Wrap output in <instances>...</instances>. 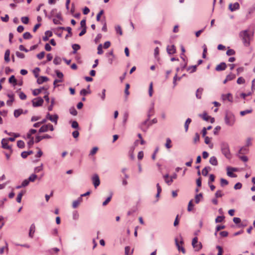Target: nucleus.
<instances>
[{"label":"nucleus","mask_w":255,"mask_h":255,"mask_svg":"<svg viewBox=\"0 0 255 255\" xmlns=\"http://www.w3.org/2000/svg\"><path fill=\"white\" fill-rule=\"evenodd\" d=\"M72 48L73 49V53L75 54L77 52V51L80 49V46L77 44H74L72 46Z\"/></svg>","instance_id":"nucleus-37"},{"label":"nucleus","mask_w":255,"mask_h":255,"mask_svg":"<svg viewBox=\"0 0 255 255\" xmlns=\"http://www.w3.org/2000/svg\"><path fill=\"white\" fill-rule=\"evenodd\" d=\"M225 122L226 124L229 126H233L235 122V116L231 112H226L225 117Z\"/></svg>","instance_id":"nucleus-3"},{"label":"nucleus","mask_w":255,"mask_h":255,"mask_svg":"<svg viewBox=\"0 0 255 255\" xmlns=\"http://www.w3.org/2000/svg\"><path fill=\"white\" fill-rule=\"evenodd\" d=\"M203 199V194L202 193H199L198 194L196 195L195 197V202L196 204H198L201 199Z\"/></svg>","instance_id":"nucleus-24"},{"label":"nucleus","mask_w":255,"mask_h":255,"mask_svg":"<svg viewBox=\"0 0 255 255\" xmlns=\"http://www.w3.org/2000/svg\"><path fill=\"white\" fill-rule=\"evenodd\" d=\"M44 101L41 97H38L32 100V106L34 107L41 106L43 104Z\"/></svg>","instance_id":"nucleus-5"},{"label":"nucleus","mask_w":255,"mask_h":255,"mask_svg":"<svg viewBox=\"0 0 255 255\" xmlns=\"http://www.w3.org/2000/svg\"><path fill=\"white\" fill-rule=\"evenodd\" d=\"M8 81L10 83H13L14 84V85H15L17 84V83H16L17 81H16V79L15 78V77L14 75H12L10 77V78H9Z\"/></svg>","instance_id":"nucleus-39"},{"label":"nucleus","mask_w":255,"mask_h":255,"mask_svg":"<svg viewBox=\"0 0 255 255\" xmlns=\"http://www.w3.org/2000/svg\"><path fill=\"white\" fill-rule=\"evenodd\" d=\"M57 9H56V8H54V9H53L51 11V12H50V13L49 15H48L47 16V17H48L49 19H51L52 17L55 16V15L56 13L57 12Z\"/></svg>","instance_id":"nucleus-36"},{"label":"nucleus","mask_w":255,"mask_h":255,"mask_svg":"<svg viewBox=\"0 0 255 255\" xmlns=\"http://www.w3.org/2000/svg\"><path fill=\"white\" fill-rule=\"evenodd\" d=\"M23 37L25 39H29L32 38V35L28 32H26L23 34Z\"/></svg>","instance_id":"nucleus-45"},{"label":"nucleus","mask_w":255,"mask_h":255,"mask_svg":"<svg viewBox=\"0 0 255 255\" xmlns=\"http://www.w3.org/2000/svg\"><path fill=\"white\" fill-rule=\"evenodd\" d=\"M221 149L222 153L228 159L231 158V154L230 152L229 145L227 142H222L221 143Z\"/></svg>","instance_id":"nucleus-2"},{"label":"nucleus","mask_w":255,"mask_h":255,"mask_svg":"<svg viewBox=\"0 0 255 255\" xmlns=\"http://www.w3.org/2000/svg\"><path fill=\"white\" fill-rule=\"evenodd\" d=\"M40 71V69L38 67L35 68L33 71V72L34 74V76L36 78H37L39 76L38 73Z\"/></svg>","instance_id":"nucleus-59"},{"label":"nucleus","mask_w":255,"mask_h":255,"mask_svg":"<svg viewBox=\"0 0 255 255\" xmlns=\"http://www.w3.org/2000/svg\"><path fill=\"white\" fill-rule=\"evenodd\" d=\"M209 162L211 164L214 166H217L218 163L217 158L214 156L210 157Z\"/></svg>","instance_id":"nucleus-20"},{"label":"nucleus","mask_w":255,"mask_h":255,"mask_svg":"<svg viewBox=\"0 0 255 255\" xmlns=\"http://www.w3.org/2000/svg\"><path fill=\"white\" fill-rule=\"evenodd\" d=\"M193 200H191L189 201L188 205L187 210L189 212H190L193 209V204L192 203Z\"/></svg>","instance_id":"nucleus-53"},{"label":"nucleus","mask_w":255,"mask_h":255,"mask_svg":"<svg viewBox=\"0 0 255 255\" xmlns=\"http://www.w3.org/2000/svg\"><path fill=\"white\" fill-rule=\"evenodd\" d=\"M223 195L224 194L222 193L221 190H217L215 194V196L216 198L222 197Z\"/></svg>","instance_id":"nucleus-52"},{"label":"nucleus","mask_w":255,"mask_h":255,"mask_svg":"<svg viewBox=\"0 0 255 255\" xmlns=\"http://www.w3.org/2000/svg\"><path fill=\"white\" fill-rule=\"evenodd\" d=\"M192 245L193 247L195 249L196 251H199L202 248V244L201 243L198 242L197 237H195L193 239L192 242Z\"/></svg>","instance_id":"nucleus-4"},{"label":"nucleus","mask_w":255,"mask_h":255,"mask_svg":"<svg viewBox=\"0 0 255 255\" xmlns=\"http://www.w3.org/2000/svg\"><path fill=\"white\" fill-rule=\"evenodd\" d=\"M191 121H192L191 119L190 118H188L186 120L185 125H184V127H185V129L186 132L188 131L189 125L191 123Z\"/></svg>","instance_id":"nucleus-34"},{"label":"nucleus","mask_w":255,"mask_h":255,"mask_svg":"<svg viewBox=\"0 0 255 255\" xmlns=\"http://www.w3.org/2000/svg\"><path fill=\"white\" fill-rule=\"evenodd\" d=\"M98 150V148L97 147H94L92 148V149L91 150L89 155H93L95 154L96 153Z\"/></svg>","instance_id":"nucleus-60"},{"label":"nucleus","mask_w":255,"mask_h":255,"mask_svg":"<svg viewBox=\"0 0 255 255\" xmlns=\"http://www.w3.org/2000/svg\"><path fill=\"white\" fill-rule=\"evenodd\" d=\"M167 52L169 54H173L175 53L176 49L174 45L167 47Z\"/></svg>","instance_id":"nucleus-16"},{"label":"nucleus","mask_w":255,"mask_h":255,"mask_svg":"<svg viewBox=\"0 0 255 255\" xmlns=\"http://www.w3.org/2000/svg\"><path fill=\"white\" fill-rule=\"evenodd\" d=\"M46 119L49 120L51 122L55 123V124H57L58 116L56 114L52 116L49 113H48L46 116Z\"/></svg>","instance_id":"nucleus-7"},{"label":"nucleus","mask_w":255,"mask_h":255,"mask_svg":"<svg viewBox=\"0 0 255 255\" xmlns=\"http://www.w3.org/2000/svg\"><path fill=\"white\" fill-rule=\"evenodd\" d=\"M80 25H81L80 28H87L86 19H84L81 21Z\"/></svg>","instance_id":"nucleus-57"},{"label":"nucleus","mask_w":255,"mask_h":255,"mask_svg":"<svg viewBox=\"0 0 255 255\" xmlns=\"http://www.w3.org/2000/svg\"><path fill=\"white\" fill-rule=\"evenodd\" d=\"M112 197V194H111V195L108 197L106 200L103 203V206H105L107 205L108 203L111 201Z\"/></svg>","instance_id":"nucleus-51"},{"label":"nucleus","mask_w":255,"mask_h":255,"mask_svg":"<svg viewBox=\"0 0 255 255\" xmlns=\"http://www.w3.org/2000/svg\"><path fill=\"white\" fill-rule=\"evenodd\" d=\"M235 78H236V75L235 74H232V73H231L230 74H229V75H228L226 76V78L229 81H231V80L234 79Z\"/></svg>","instance_id":"nucleus-49"},{"label":"nucleus","mask_w":255,"mask_h":255,"mask_svg":"<svg viewBox=\"0 0 255 255\" xmlns=\"http://www.w3.org/2000/svg\"><path fill=\"white\" fill-rule=\"evenodd\" d=\"M61 62V59L58 56H56L53 60V63L55 65H59Z\"/></svg>","instance_id":"nucleus-38"},{"label":"nucleus","mask_w":255,"mask_h":255,"mask_svg":"<svg viewBox=\"0 0 255 255\" xmlns=\"http://www.w3.org/2000/svg\"><path fill=\"white\" fill-rule=\"evenodd\" d=\"M48 78L45 76H41L37 80V82L38 84H41L45 82L48 81Z\"/></svg>","instance_id":"nucleus-18"},{"label":"nucleus","mask_w":255,"mask_h":255,"mask_svg":"<svg viewBox=\"0 0 255 255\" xmlns=\"http://www.w3.org/2000/svg\"><path fill=\"white\" fill-rule=\"evenodd\" d=\"M229 184L228 181L224 178H221L220 179V185L222 187H224L227 185Z\"/></svg>","instance_id":"nucleus-42"},{"label":"nucleus","mask_w":255,"mask_h":255,"mask_svg":"<svg viewBox=\"0 0 255 255\" xmlns=\"http://www.w3.org/2000/svg\"><path fill=\"white\" fill-rule=\"evenodd\" d=\"M148 93H149V96L150 97H151L152 96V94H153V85H152V82L150 83V85H149V86Z\"/></svg>","instance_id":"nucleus-54"},{"label":"nucleus","mask_w":255,"mask_h":255,"mask_svg":"<svg viewBox=\"0 0 255 255\" xmlns=\"http://www.w3.org/2000/svg\"><path fill=\"white\" fill-rule=\"evenodd\" d=\"M82 198L81 197H79L78 199L76 200H75L73 202L72 207L73 208H76L80 203L82 202Z\"/></svg>","instance_id":"nucleus-21"},{"label":"nucleus","mask_w":255,"mask_h":255,"mask_svg":"<svg viewBox=\"0 0 255 255\" xmlns=\"http://www.w3.org/2000/svg\"><path fill=\"white\" fill-rule=\"evenodd\" d=\"M248 151H249L248 148L246 146H244V147H242L240 149V150L239 151V154H246L248 153Z\"/></svg>","instance_id":"nucleus-35"},{"label":"nucleus","mask_w":255,"mask_h":255,"mask_svg":"<svg viewBox=\"0 0 255 255\" xmlns=\"http://www.w3.org/2000/svg\"><path fill=\"white\" fill-rule=\"evenodd\" d=\"M222 98L223 101L228 100L229 102H232L233 100L232 96L230 93L222 95Z\"/></svg>","instance_id":"nucleus-17"},{"label":"nucleus","mask_w":255,"mask_h":255,"mask_svg":"<svg viewBox=\"0 0 255 255\" xmlns=\"http://www.w3.org/2000/svg\"><path fill=\"white\" fill-rule=\"evenodd\" d=\"M171 143V139L169 138H166V143L165 144V147L167 148H170L172 147Z\"/></svg>","instance_id":"nucleus-40"},{"label":"nucleus","mask_w":255,"mask_h":255,"mask_svg":"<svg viewBox=\"0 0 255 255\" xmlns=\"http://www.w3.org/2000/svg\"><path fill=\"white\" fill-rule=\"evenodd\" d=\"M48 129H49V128H48V125L47 124V125H45L42 126L39 128L38 131L40 133L45 132H47L48 130Z\"/></svg>","instance_id":"nucleus-26"},{"label":"nucleus","mask_w":255,"mask_h":255,"mask_svg":"<svg viewBox=\"0 0 255 255\" xmlns=\"http://www.w3.org/2000/svg\"><path fill=\"white\" fill-rule=\"evenodd\" d=\"M199 117H201L205 121H208L210 118V117L206 112H204L203 114H200Z\"/></svg>","instance_id":"nucleus-29"},{"label":"nucleus","mask_w":255,"mask_h":255,"mask_svg":"<svg viewBox=\"0 0 255 255\" xmlns=\"http://www.w3.org/2000/svg\"><path fill=\"white\" fill-rule=\"evenodd\" d=\"M45 89L44 87H41L39 89H36L33 90L32 94L36 96L39 95L43 90Z\"/></svg>","instance_id":"nucleus-25"},{"label":"nucleus","mask_w":255,"mask_h":255,"mask_svg":"<svg viewBox=\"0 0 255 255\" xmlns=\"http://www.w3.org/2000/svg\"><path fill=\"white\" fill-rule=\"evenodd\" d=\"M24 193H25L24 191H21L20 193H19V194H18L17 198H16V201L18 203L21 202L22 197Z\"/></svg>","instance_id":"nucleus-33"},{"label":"nucleus","mask_w":255,"mask_h":255,"mask_svg":"<svg viewBox=\"0 0 255 255\" xmlns=\"http://www.w3.org/2000/svg\"><path fill=\"white\" fill-rule=\"evenodd\" d=\"M7 97L9 98L6 102V104L10 106L11 105L12 102L14 101V95L13 94H7Z\"/></svg>","instance_id":"nucleus-19"},{"label":"nucleus","mask_w":255,"mask_h":255,"mask_svg":"<svg viewBox=\"0 0 255 255\" xmlns=\"http://www.w3.org/2000/svg\"><path fill=\"white\" fill-rule=\"evenodd\" d=\"M154 113V103H152L151 104V107L150 108V109H149L148 110V115H147V116H148V119H149L150 117L151 116H152V115H153Z\"/></svg>","instance_id":"nucleus-23"},{"label":"nucleus","mask_w":255,"mask_h":255,"mask_svg":"<svg viewBox=\"0 0 255 255\" xmlns=\"http://www.w3.org/2000/svg\"><path fill=\"white\" fill-rule=\"evenodd\" d=\"M148 120L149 119L148 118L146 120L144 121L140 125V128L143 131H146L149 127L151 125V124H149L148 123Z\"/></svg>","instance_id":"nucleus-9"},{"label":"nucleus","mask_w":255,"mask_h":255,"mask_svg":"<svg viewBox=\"0 0 255 255\" xmlns=\"http://www.w3.org/2000/svg\"><path fill=\"white\" fill-rule=\"evenodd\" d=\"M60 29L65 30L67 31L68 34L65 36V39H67L69 36H71L72 35V29L70 27H60L58 28Z\"/></svg>","instance_id":"nucleus-15"},{"label":"nucleus","mask_w":255,"mask_h":255,"mask_svg":"<svg viewBox=\"0 0 255 255\" xmlns=\"http://www.w3.org/2000/svg\"><path fill=\"white\" fill-rule=\"evenodd\" d=\"M252 112V109H250V110H245V111H241V112H240V115H241L242 116H245L246 114H250V113H251Z\"/></svg>","instance_id":"nucleus-56"},{"label":"nucleus","mask_w":255,"mask_h":255,"mask_svg":"<svg viewBox=\"0 0 255 255\" xmlns=\"http://www.w3.org/2000/svg\"><path fill=\"white\" fill-rule=\"evenodd\" d=\"M35 231V226L34 224H32L30 225V228H29V237L31 238H32L34 236V234Z\"/></svg>","instance_id":"nucleus-14"},{"label":"nucleus","mask_w":255,"mask_h":255,"mask_svg":"<svg viewBox=\"0 0 255 255\" xmlns=\"http://www.w3.org/2000/svg\"><path fill=\"white\" fill-rule=\"evenodd\" d=\"M115 30L117 33H119L121 35L123 34L122 30L120 26H117L115 28Z\"/></svg>","instance_id":"nucleus-61"},{"label":"nucleus","mask_w":255,"mask_h":255,"mask_svg":"<svg viewBox=\"0 0 255 255\" xmlns=\"http://www.w3.org/2000/svg\"><path fill=\"white\" fill-rule=\"evenodd\" d=\"M17 146L20 148H23L25 146V143L23 141L19 140L17 141Z\"/></svg>","instance_id":"nucleus-41"},{"label":"nucleus","mask_w":255,"mask_h":255,"mask_svg":"<svg viewBox=\"0 0 255 255\" xmlns=\"http://www.w3.org/2000/svg\"><path fill=\"white\" fill-rule=\"evenodd\" d=\"M9 55H10V50L9 49H7L4 53V60L6 62H8L10 61L9 58Z\"/></svg>","instance_id":"nucleus-27"},{"label":"nucleus","mask_w":255,"mask_h":255,"mask_svg":"<svg viewBox=\"0 0 255 255\" xmlns=\"http://www.w3.org/2000/svg\"><path fill=\"white\" fill-rule=\"evenodd\" d=\"M203 91V88H199L197 90L196 96L198 99H201V95L202 94Z\"/></svg>","instance_id":"nucleus-32"},{"label":"nucleus","mask_w":255,"mask_h":255,"mask_svg":"<svg viewBox=\"0 0 255 255\" xmlns=\"http://www.w3.org/2000/svg\"><path fill=\"white\" fill-rule=\"evenodd\" d=\"M23 114V110L19 109L15 110L14 111V116L15 118H18L20 115Z\"/></svg>","instance_id":"nucleus-28"},{"label":"nucleus","mask_w":255,"mask_h":255,"mask_svg":"<svg viewBox=\"0 0 255 255\" xmlns=\"http://www.w3.org/2000/svg\"><path fill=\"white\" fill-rule=\"evenodd\" d=\"M248 32V30H245L241 31L239 33V36L246 46H248L250 45V35Z\"/></svg>","instance_id":"nucleus-1"},{"label":"nucleus","mask_w":255,"mask_h":255,"mask_svg":"<svg viewBox=\"0 0 255 255\" xmlns=\"http://www.w3.org/2000/svg\"><path fill=\"white\" fill-rule=\"evenodd\" d=\"M210 169H211V167L209 166H207V167H204L202 171V175L204 176H206L208 175L209 171Z\"/></svg>","instance_id":"nucleus-30"},{"label":"nucleus","mask_w":255,"mask_h":255,"mask_svg":"<svg viewBox=\"0 0 255 255\" xmlns=\"http://www.w3.org/2000/svg\"><path fill=\"white\" fill-rule=\"evenodd\" d=\"M235 51L234 50L232 49H228L226 52V54L228 56L235 55Z\"/></svg>","instance_id":"nucleus-58"},{"label":"nucleus","mask_w":255,"mask_h":255,"mask_svg":"<svg viewBox=\"0 0 255 255\" xmlns=\"http://www.w3.org/2000/svg\"><path fill=\"white\" fill-rule=\"evenodd\" d=\"M22 22L24 24H27L29 22V18L27 16H23L21 18Z\"/></svg>","instance_id":"nucleus-50"},{"label":"nucleus","mask_w":255,"mask_h":255,"mask_svg":"<svg viewBox=\"0 0 255 255\" xmlns=\"http://www.w3.org/2000/svg\"><path fill=\"white\" fill-rule=\"evenodd\" d=\"M98 52L97 54L99 55H101L103 53V50L102 49V44H100L98 45L97 48Z\"/></svg>","instance_id":"nucleus-55"},{"label":"nucleus","mask_w":255,"mask_h":255,"mask_svg":"<svg viewBox=\"0 0 255 255\" xmlns=\"http://www.w3.org/2000/svg\"><path fill=\"white\" fill-rule=\"evenodd\" d=\"M106 89H103L101 94H98V96H100L102 101L105 100L106 97Z\"/></svg>","instance_id":"nucleus-44"},{"label":"nucleus","mask_w":255,"mask_h":255,"mask_svg":"<svg viewBox=\"0 0 255 255\" xmlns=\"http://www.w3.org/2000/svg\"><path fill=\"white\" fill-rule=\"evenodd\" d=\"M227 174L228 176H229V177H237L236 174L233 173V172L237 171V168L228 167L227 168Z\"/></svg>","instance_id":"nucleus-10"},{"label":"nucleus","mask_w":255,"mask_h":255,"mask_svg":"<svg viewBox=\"0 0 255 255\" xmlns=\"http://www.w3.org/2000/svg\"><path fill=\"white\" fill-rule=\"evenodd\" d=\"M37 176L35 174H32L27 179L29 182H34L37 178Z\"/></svg>","instance_id":"nucleus-43"},{"label":"nucleus","mask_w":255,"mask_h":255,"mask_svg":"<svg viewBox=\"0 0 255 255\" xmlns=\"http://www.w3.org/2000/svg\"><path fill=\"white\" fill-rule=\"evenodd\" d=\"M70 113L73 116H76L77 115V111L74 107H71L70 110Z\"/></svg>","instance_id":"nucleus-47"},{"label":"nucleus","mask_w":255,"mask_h":255,"mask_svg":"<svg viewBox=\"0 0 255 255\" xmlns=\"http://www.w3.org/2000/svg\"><path fill=\"white\" fill-rule=\"evenodd\" d=\"M19 98L21 100H25L26 99V95L22 92H20L19 94Z\"/></svg>","instance_id":"nucleus-63"},{"label":"nucleus","mask_w":255,"mask_h":255,"mask_svg":"<svg viewBox=\"0 0 255 255\" xmlns=\"http://www.w3.org/2000/svg\"><path fill=\"white\" fill-rule=\"evenodd\" d=\"M52 137L51 136L46 134H45L44 135H42V136H40V135H37L35 137V142H36V143H38L39 142V141H40L42 139H49V138H51Z\"/></svg>","instance_id":"nucleus-12"},{"label":"nucleus","mask_w":255,"mask_h":255,"mask_svg":"<svg viewBox=\"0 0 255 255\" xmlns=\"http://www.w3.org/2000/svg\"><path fill=\"white\" fill-rule=\"evenodd\" d=\"M71 127L73 128H76V129L79 128V124H78V122L76 121H72V124H71Z\"/></svg>","instance_id":"nucleus-48"},{"label":"nucleus","mask_w":255,"mask_h":255,"mask_svg":"<svg viewBox=\"0 0 255 255\" xmlns=\"http://www.w3.org/2000/svg\"><path fill=\"white\" fill-rule=\"evenodd\" d=\"M92 182L95 188H97L100 184V180L99 177L97 174H94L92 178Z\"/></svg>","instance_id":"nucleus-8"},{"label":"nucleus","mask_w":255,"mask_h":255,"mask_svg":"<svg viewBox=\"0 0 255 255\" xmlns=\"http://www.w3.org/2000/svg\"><path fill=\"white\" fill-rule=\"evenodd\" d=\"M255 11V7H252L250 8L248 10V13L247 15V18H249V15L253 13Z\"/></svg>","instance_id":"nucleus-62"},{"label":"nucleus","mask_w":255,"mask_h":255,"mask_svg":"<svg viewBox=\"0 0 255 255\" xmlns=\"http://www.w3.org/2000/svg\"><path fill=\"white\" fill-rule=\"evenodd\" d=\"M224 219L225 217L224 216H218L215 219V222L217 223H221L224 220Z\"/></svg>","instance_id":"nucleus-46"},{"label":"nucleus","mask_w":255,"mask_h":255,"mask_svg":"<svg viewBox=\"0 0 255 255\" xmlns=\"http://www.w3.org/2000/svg\"><path fill=\"white\" fill-rule=\"evenodd\" d=\"M175 242L176 246L178 249V250L179 251H181L183 254H185L186 252L185 249L183 247H181L179 245V243L177 239H175Z\"/></svg>","instance_id":"nucleus-22"},{"label":"nucleus","mask_w":255,"mask_h":255,"mask_svg":"<svg viewBox=\"0 0 255 255\" xmlns=\"http://www.w3.org/2000/svg\"><path fill=\"white\" fill-rule=\"evenodd\" d=\"M245 82V80L242 77H239L237 81V83L238 84H244Z\"/></svg>","instance_id":"nucleus-64"},{"label":"nucleus","mask_w":255,"mask_h":255,"mask_svg":"<svg viewBox=\"0 0 255 255\" xmlns=\"http://www.w3.org/2000/svg\"><path fill=\"white\" fill-rule=\"evenodd\" d=\"M1 147L4 149H9L10 153H12L13 151L11 146L8 145V139H6V138H3L1 140Z\"/></svg>","instance_id":"nucleus-6"},{"label":"nucleus","mask_w":255,"mask_h":255,"mask_svg":"<svg viewBox=\"0 0 255 255\" xmlns=\"http://www.w3.org/2000/svg\"><path fill=\"white\" fill-rule=\"evenodd\" d=\"M227 68V65L225 62H221L219 65H217L215 70L217 71H221L225 70Z\"/></svg>","instance_id":"nucleus-13"},{"label":"nucleus","mask_w":255,"mask_h":255,"mask_svg":"<svg viewBox=\"0 0 255 255\" xmlns=\"http://www.w3.org/2000/svg\"><path fill=\"white\" fill-rule=\"evenodd\" d=\"M229 8L231 11H234L240 8V4L238 2H235L234 4L230 3Z\"/></svg>","instance_id":"nucleus-11"},{"label":"nucleus","mask_w":255,"mask_h":255,"mask_svg":"<svg viewBox=\"0 0 255 255\" xmlns=\"http://www.w3.org/2000/svg\"><path fill=\"white\" fill-rule=\"evenodd\" d=\"M197 65L189 66L187 68V70L190 73H193L196 71Z\"/></svg>","instance_id":"nucleus-31"}]
</instances>
